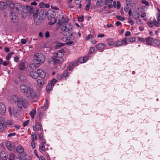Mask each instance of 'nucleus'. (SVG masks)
<instances>
[{
  "label": "nucleus",
  "instance_id": "1",
  "mask_svg": "<svg viewBox=\"0 0 160 160\" xmlns=\"http://www.w3.org/2000/svg\"><path fill=\"white\" fill-rule=\"evenodd\" d=\"M21 92L23 95H26L27 98L32 99L36 97V94L34 91L33 87L30 84L27 86L24 84H21L19 87Z\"/></svg>",
  "mask_w": 160,
  "mask_h": 160
},
{
  "label": "nucleus",
  "instance_id": "2",
  "mask_svg": "<svg viewBox=\"0 0 160 160\" xmlns=\"http://www.w3.org/2000/svg\"><path fill=\"white\" fill-rule=\"evenodd\" d=\"M13 100L17 103L18 109L21 110L22 107L26 108L28 105V102L23 98H18L17 96H14L12 98Z\"/></svg>",
  "mask_w": 160,
  "mask_h": 160
},
{
  "label": "nucleus",
  "instance_id": "3",
  "mask_svg": "<svg viewBox=\"0 0 160 160\" xmlns=\"http://www.w3.org/2000/svg\"><path fill=\"white\" fill-rule=\"evenodd\" d=\"M15 8L16 12L19 14H21L22 18H25L27 15V12H26V9L24 6L19 3H16Z\"/></svg>",
  "mask_w": 160,
  "mask_h": 160
},
{
  "label": "nucleus",
  "instance_id": "4",
  "mask_svg": "<svg viewBox=\"0 0 160 160\" xmlns=\"http://www.w3.org/2000/svg\"><path fill=\"white\" fill-rule=\"evenodd\" d=\"M26 10L30 14H33V16L34 15L38 14L39 9L36 8H34L32 6L27 5L26 6Z\"/></svg>",
  "mask_w": 160,
  "mask_h": 160
},
{
  "label": "nucleus",
  "instance_id": "5",
  "mask_svg": "<svg viewBox=\"0 0 160 160\" xmlns=\"http://www.w3.org/2000/svg\"><path fill=\"white\" fill-rule=\"evenodd\" d=\"M36 62H43L45 61L44 56L40 53H37L35 55Z\"/></svg>",
  "mask_w": 160,
  "mask_h": 160
},
{
  "label": "nucleus",
  "instance_id": "6",
  "mask_svg": "<svg viewBox=\"0 0 160 160\" xmlns=\"http://www.w3.org/2000/svg\"><path fill=\"white\" fill-rule=\"evenodd\" d=\"M72 27L70 23L65 24L61 27V30L62 32H67L72 29Z\"/></svg>",
  "mask_w": 160,
  "mask_h": 160
},
{
  "label": "nucleus",
  "instance_id": "7",
  "mask_svg": "<svg viewBox=\"0 0 160 160\" xmlns=\"http://www.w3.org/2000/svg\"><path fill=\"white\" fill-rule=\"evenodd\" d=\"M47 15V11L43 9H41L38 15V17L40 18V19L41 20L44 19L46 17Z\"/></svg>",
  "mask_w": 160,
  "mask_h": 160
},
{
  "label": "nucleus",
  "instance_id": "8",
  "mask_svg": "<svg viewBox=\"0 0 160 160\" xmlns=\"http://www.w3.org/2000/svg\"><path fill=\"white\" fill-rule=\"evenodd\" d=\"M33 17L34 24L36 25H39L42 20H41L40 18L38 17V14L34 15Z\"/></svg>",
  "mask_w": 160,
  "mask_h": 160
},
{
  "label": "nucleus",
  "instance_id": "9",
  "mask_svg": "<svg viewBox=\"0 0 160 160\" xmlns=\"http://www.w3.org/2000/svg\"><path fill=\"white\" fill-rule=\"evenodd\" d=\"M105 46L104 44L102 43L97 44L95 45L96 48L101 52H102L104 50Z\"/></svg>",
  "mask_w": 160,
  "mask_h": 160
},
{
  "label": "nucleus",
  "instance_id": "10",
  "mask_svg": "<svg viewBox=\"0 0 160 160\" xmlns=\"http://www.w3.org/2000/svg\"><path fill=\"white\" fill-rule=\"evenodd\" d=\"M35 126H33V130L35 132L37 131H40L42 128L41 125L38 122H36L35 124Z\"/></svg>",
  "mask_w": 160,
  "mask_h": 160
},
{
  "label": "nucleus",
  "instance_id": "11",
  "mask_svg": "<svg viewBox=\"0 0 160 160\" xmlns=\"http://www.w3.org/2000/svg\"><path fill=\"white\" fill-rule=\"evenodd\" d=\"M6 111L5 105L2 102H0V113L2 115H4Z\"/></svg>",
  "mask_w": 160,
  "mask_h": 160
},
{
  "label": "nucleus",
  "instance_id": "12",
  "mask_svg": "<svg viewBox=\"0 0 160 160\" xmlns=\"http://www.w3.org/2000/svg\"><path fill=\"white\" fill-rule=\"evenodd\" d=\"M154 39L152 37L149 36L146 38L145 41L148 45L151 46L152 42H153Z\"/></svg>",
  "mask_w": 160,
  "mask_h": 160
},
{
  "label": "nucleus",
  "instance_id": "13",
  "mask_svg": "<svg viewBox=\"0 0 160 160\" xmlns=\"http://www.w3.org/2000/svg\"><path fill=\"white\" fill-rule=\"evenodd\" d=\"M39 76L42 78H44L46 76V73L42 69H39L38 70Z\"/></svg>",
  "mask_w": 160,
  "mask_h": 160
},
{
  "label": "nucleus",
  "instance_id": "14",
  "mask_svg": "<svg viewBox=\"0 0 160 160\" xmlns=\"http://www.w3.org/2000/svg\"><path fill=\"white\" fill-rule=\"evenodd\" d=\"M38 61L36 62V60H35L34 63L30 64V67L32 69H34V68L38 67L40 65V62H38Z\"/></svg>",
  "mask_w": 160,
  "mask_h": 160
},
{
  "label": "nucleus",
  "instance_id": "15",
  "mask_svg": "<svg viewBox=\"0 0 160 160\" xmlns=\"http://www.w3.org/2000/svg\"><path fill=\"white\" fill-rule=\"evenodd\" d=\"M30 75L34 79L37 78L39 76L38 74V72H36L35 71H32L30 72Z\"/></svg>",
  "mask_w": 160,
  "mask_h": 160
},
{
  "label": "nucleus",
  "instance_id": "16",
  "mask_svg": "<svg viewBox=\"0 0 160 160\" xmlns=\"http://www.w3.org/2000/svg\"><path fill=\"white\" fill-rule=\"evenodd\" d=\"M7 6H8L11 9H13L15 7V4L11 1H6Z\"/></svg>",
  "mask_w": 160,
  "mask_h": 160
},
{
  "label": "nucleus",
  "instance_id": "17",
  "mask_svg": "<svg viewBox=\"0 0 160 160\" xmlns=\"http://www.w3.org/2000/svg\"><path fill=\"white\" fill-rule=\"evenodd\" d=\"M156 20L155 19H154L153 21H150L148 22L147 24L148 26L152 28V27L154 26H155L157 27L156 25Z\"/></svg>",
  "mask_w": 160,
  "mask_h": 160
},
{
  "label": "nucleus",
  "instance_id": "18",
  "mask_svg": "<svg viewBox=\"0 0 160 160\" xmlns=\"http://www.w3.org/2000/svg\"><path fill=\"white\" fill-rule=\"evenodd\" d=\"M63 55V54L61 52H58L57 53H54L53 56L54 58H57L61 59V57Z\"/></svg>",
  "mask_w": 160,
  "mask_h": 160
},
{
  "label": "nucleus",
  "instance_id": "19",
  "mask_svg": "<svg viewBox=\"0 0 160 160\" xmlns=\"http://www.w3.org/2000/svg\"><path fill=\"white\" fill-rule=\"evenodd\" d=\"M37 83L39 87H42L45 84L43 80L41 79H38L37 80Z\"/></svg>",
  "mask_w": 160,
  "mask_h": 160
},
{
  "label": "nucleus",
  "instance_id": "20",
  "mask_svg": "<svg viewBox=\"0 0 160 160\" xmlns=\"http://www.w3.org/2000/svg\"><path fill=\"white\" fill-rule=\"evenodd\" d=\"M46 143L44 142H42L41 145H39V150L41 152H42L46 150L45 145Z\"/></svg>",
  "mask_w": 160,
  "mask_h": 160
},
{
  "label": "nucleus",
  "instance_id": "21",
  "mask_svg": "<svg viewBox=\"0 0 160 160\" xmlns=\"http://www.w3.org/2000/svg\"><path fill=\"white\" fill-rule=\"evenodd\" d=\"M12 18L11 19V21L12 22L16 23L18 21L16 15H15V13L13 12H11Z\"/></svg>",
  "mask_w": 160,
  "mask_h": 160
},
{
  "label": "nucleus",
  "instance_id": "22",
  "mask_svg": "<svg viewBox=\"0 0 160 160\" xmlns=\"http://www.w3.org/2000/svg\"><path fill=\"white\" fill-rule=\"evenodd\" d=\"M5 144L7 148L10 151H12V145L11 143L8 141H7L5 143Z\"/></svg>",
  "mask_w": 160,
  "mask_h": 160
},
{
  "label": "nucleus",
  "instance_id": "23",
  "mask_svg": "<svg viewBox=\"0 0 160 160\" xmlns=\"http://www.w3.org/2000/svg\"><path fill=\"white\" fill-rule=\"evenodd\" d=\"M16 151L19 154H21L24 152V149L22 146H19L17 147Z\"/></svg>",
  "mask_w": 160,
  "mask_h": 160
},
{
  "label": "nucleus",
  "instance_id": "24",
  "mask_svg": "<svg viewBox=\"0 0 160 160\" xmlns=\"http://www.w3.org/2000/svg\"><path fill=\"white\" fill-rule=\"evenodd\" d=\"M53 86L51 84L48 83L46 86V90L48 93H49L52 90Z\"/></svg>",
  "mask_w": 160,
  "mask_h": 160
},
{
  "label": "nucleus",
  "instance_id": "25",
  "mask_svg": "<svg viewBox=\"0 0 160 160\" xmlns=\"http://www.w3.org/2000/svg\"><path fill=\"white\" fill-rule=\"evenodd\" d=\"M7 5L6 2L5 3L2 2H0V8L1 9H4L6 8Z\"/></svg>",
  "mask_w": 160,
  "mask_h": 160
},
{
  "label": "nucleus",
  "instance_id": "26",
  "mask_svg": "<svg viewBox=\"0 0 160 160\" xmlns=\"http://www.w3.org/2000/svg\"><path fill=\"white\" fill-rule=\"evenodd\" d=\"M39 6L41 8H47L49 7V5L48 4H45L43 2H41L39 4Z\"/></svg>",
  "mask_w": 160,
  "mask_h": 160
},
{
  "label": "nucleus",
  "instance_id": "27",
  "mask_svg": "<svg viewBox=\"0 0 160 160\" xmlns=\"http://www.w3.org/2000/svg\"><path fill=\"white\" fill-rule=\"evenodd\" d=\"M59 21L60 22L64 23L66 22H68V19H67L66 18H65L64 16H62L61 19L59 18Z\"/></svg>",
  "mask_w": 160,
  "mask_h": 160
},
{
  "label": "nucleus",
  "instance_id": "28",
  "mask_svg": "<svg viewBox=\"0 0 160 160\" xmlns=\"http://www.w3.org/2000/svg\"><path fill=\"white\" fill-rule=\"evenodd\" d=\"M52 59L54 61V64H57L59 63L60 61L62 59H60L57 58H54L53 56H52Z\"/></svg>",
  "mask_w": 160,
  "mask_h": 160
},
{
  "label": "nucleus",
  "instance_id": "29",
  "mask_svg": "<svg viewBox=\"0 0 160 160\" xmlns=\"http://www.w3.org/2000/svg\"><path fill=\"white\" fill-rule=\"evenodd\" d=\"M19 69L20 70H23L25 68V64L23 62H20L19 63Z\"/></svg>",
  "mask_w": 160,
  "mask_h": 160
},
{
  "label": "nucleus",
  "instance_id": "30",
  "mask_svg": "<svg viewBox=\"0 0 160 160\" xmlns=\"http://www.w3.org/2000/svg\"><path fill=\"white\" fill-rule=\"evenodd\" d=\"M157 21L156 20L157 27H158L160 25V14H158L157 17Z\"/></svg>",
  "mask_w": 160,
  "mask_h": 160
},
{
  "label": "nucleus",
  "instance_id": "31",
  "mask_svg": "<svg viewBox=\"0 0 160 160\" xmlns=\"http://www.w3.org/2000/svg\"><path fill=\"white\" fill-rule=\"evenodd\" d=\"M123 43L121 41H118L117 42H116L115 43V46L116 47H120V46H121L122 45Z\"/></svg>",
  "mask_w": 160,
  "mask_h": 160
},
{
  "label": "nucleus",
  "instance_id": "32",
  "mask_svg": "<svg viewBox=\"0 0 160 160\" xmlns=\"http://www.w3.org/2000/svg\"><path fill=\"white\" fill-rule=\"evenodd\" d=\"M36 110L34 109H32V111L30 113V115L31 117L32 118H33L34 117V116L36 113Z\"/></svg>",
  "mask_w": 160,
  "mask_h": 160
},
{
  "label": "nucleus",
  "instance_id": "33",
  "mask_svg": "<svg viewBox=\"0 0 160 160\" xmlns=\"http://www.w3.org/2000/svg\"><path fill=\"white\" fill-rule=\"evenodd\" d=\"M19 79L21 81L23 82H26L27 80L26 77L23 75H22L20 76Z\"/></svg>",
  "mask_w": 160,
  "mask_h": 160
},
{
  "label": "nucleus",
  "instance_id": "34",
  "mask_svg": "<svg viewBox=\"0 0 160 160\" xmlns=\"http://www.w3.org/2000/svg\"><path fill=\"white\" fill-rule=\"evenodd\" d=\"M65 44L62 43H58L55 47L56 49H58L60 48V47L64 46Z\"/></svg>",
  "mask_w": 160,
  "mask_h": 160
},
{
  "label": "nucleus",
  "instance_id": "35",
  "mask_svg": "<svg viewBox=\"0 0 160 160\" xmlns=\"http://www.w3.org/2000/svg\"><path fill=\"white\" fill-rule=\"evenodd\" d=\"M132 17L134 18L136 20L140 18V15L139 13H136L132 15Z\"/></svg>",
  "mask_w": 160,
  "mask_h": 160
},
{
  "label": "nucleus",
  "instance_id": "36",
  "mask_svg": "<svg viewBox=\"0 0 160 160\" xmlns=\"http://www.w3.org/2000/svg\"><path fill=\"white\" fill-rule=\"evenodd\" d=\"M57 82V80L55 79H53L51 80L50 81V83H49L51 84L52 86H54L55 84H56Z\"/></svg>",
  "mask_w": 160,
  "mask_h": 160
},
{
  "label": "nucleus",
  "instance_id": "37",
  "mask_svg": "<svg viewBox=\"0 0 160 160\" xmlns=\"http://www.w3.org/2000/svg\"><path fill=\"white\" fill-rule=\"evenodd\" d=\"M154 43L158 46H160V41L158 39H154Z\"/></svg>",
  "mask_w": 160,
  "mask_h": 160
},
{
  "label": "nucleus",
  "instance_id": "38",
  "mask_svg": "<svg viewBox=\"0 0 160 160\" xmlns=\"http://www.w3.org/2000/svg\"><path fill=\"white\" fill-rule=\"evenodd\" d=\"M13 52H9L6 57V59L7 60H9L10 58H11L12 55L13 54Z\"/></svg>",
  "mask_w": 160,
  "mask_h": 160
},
{
  "label": "nucleus",
  "instance_id": "39",
  "mask_svg": "<svg viewBox=\"0 0 160 160\" xmlns=\"http://www.w3.org/2000/svg\"><path fill=\"white\" fill-rule=\"evenodd\" d=\"M31 136L32 137V140L34 141L35 140L37 139V138L36 135L34 133L32 132L31 134Z\"/></svg>",
  "mask_w": 160,
  "mask_h": 160
},
{
  "label": "nucleus",
  "instance_id": "40",
  "mask_svg": "<svg viewBox=\"0 0 160 160\" xmlns=\"http://www.w3.org/2000/svg\"><path fill=\"white\" fill-rule=\"evenodd\" d=\"M78 61L82 63L86 62V59L83 58H78Z\"/></svg>",
  "mask_w": 160,
  "mask_h": 160
},
{
  "label": "nucleus",
  "instance_id": "41",
  "mask_svg": "<svg viewBox=\"0 0 160 160\" xmlns=\"http://www.w3.org/2000/svg\"><path fill=\"white\" fill-rule=\"evenodd\" d=\"M62 76L64 77H68L69 74H68V71L66 70H65L63 73Z\"/></svg>",
  "mask_w": 160,
  "mask_h": 160
},
{
  "label": "nucleus",
  "instance_id": "42",
  "mask_svg": "<svg viewBox=\"0 0 160 160\" xmlns=\"http://www.w3.org/2000/svg\"><path fill=\"white\" fill-rule=\"evenodd\" d=\"M15 155L13 154H10L9 158V160H14L15 158Z\"/></svg>",
  "mask_w": 160,
  "mask_h": 160
},
{
  "label": "nucleus",
  "instance_id": "43",
  "mask_svg": "<svg viewBox=\"0 0 160 160\" xmlns=\"http://www.w3.org/2000/svg\"><path fill=\"white\" fill-rule=\"evenodd\" d=\"M116 18L118 20L122 21H123L125 20V18L124 17H122L120 15L117 16Z\"/></svg>",
  "mask_w": 160,
  "mask_h": 160
},
{
  "label": "nucleus",
  "instance_id": "44",
  "mask_svg": "<svg viewBox=\"0 0 160 160\" xmlns=\"http://www.w3.org/2000/svg\"><path fill=\"white\" fill-rule=\"evenodd\" d=\"M48 107V104L46 103L43 106L40 107L42 109V110L44 111Z\"/></svg>",
  "mask_w": 160,
  "mask_h": 160
},
{
  "label": "nucleus",
  "instance_id": "45",
  "mask_svg": "<svg viewBox=\"0 0 160 160\" xmlns=\"http://www.w3.org/2000/svg\"><path fill=\"white\" fill-rule=\"evenodd\" d=\"M136 40V38L134 37H132L128 39V41L129 42H132L135 41Z\"/></svg>",
  "mask_w": 160,
  "mask_h": 160
},
{
  "label": "nucleus",
  "instance_id": "46",
  "mask_svg": "<svg viewBox=\"0 0 160 160\" xmlns=\"http://www.w3.org/2000/svg\"><path fill=\"white\" fill-rule=\"evenodd\" d=\"M137 20V23L139 25L142 24H143V21L140 19V18H139L138 19H136Z\"/></svg>",
  "mask_w": 160,
  "mask_h": 160
},
{
  "label": "nucleus",
  "instance_id": "47",
  "mask_svg": "<svg viewBox=\"0 0 160 160\" xmlns=\"http://www.w3.org/2000/svg\"><path fill=\"white\" fill-rule=\"evenodd\" d=\"M1 119L2 120V122L0 120V129H2L3 127V125L4 123V122H3V120H4V119L2 118H1Z\"/></svg>",
  "mask_w": 160,
  "mask_h": 160
},
{
  "label": "nucleus",
  "instance_id": "48",
  "mask_svg": "<svg viewBox=\"0 0 160 160\" xmlns=\"http://www.w3.org/2000/svg\"><path fill=\"white\" fill-rule=\"evenodd\" d=\"M141 2L142 4H144L147 6H149V5L148 2L146 0H142Z\"/></svg>",
  "mask_w": 160,
  "mask_h": 160
},
{
  "label": "nucleus",
  "instance_id": "49",
  "mask_svg": "<svg viewBox=\"0 0 160 160\" xmlns=\"http://www.w3.org/2000/svg\"><path fill=\"white\" fill-rule=\"evenodd\" d=\"M78 62L77 61H73L72 62V66L73 67H75L78 65Z\"/></svg>",
  "mask_w": 160,
  "mask_h": 160
},
{
  "label": "nucleus",
  "instance_id": "50",
  "mask_svg": "<svg viewBox=\"0 0 160 160\" xmlns=\"http://www.w3.org/2000/svg\"><path fill=\"white\" fill-rule=\"evenodd\" d=\"M91 5V3H87V4L85 8V9L88 11L89 9V8Z\"/></svg>",
  "mask_w": 160,
  "mask_h": 160
},
{
  "label": "nucleus",
  "instance_id": "51",
  "mask_svg": "<svg viewBox=\"0 0 160 160\" xmlns=\"http://www.w3.org/2000/svg\"><path fill=\"white\" fill-rule=\"evenodd\" d=\"M102 3V2L101 0H98L96 2V5L97 6H100Z\"/></svg>",
  "mask_w": 160,
  "mask_h": 160
},
{
  "label": "nucleus",
  "instance_id": "52",
  "mask_svg": "<svg viewBox=\"0 0 160 160\" xmlns=\"http://www.w3.org/2000/svg\"><path fill=\"white\" fill-rule=\"evenodd\" d=\"M77 34L76 33H74L73 35L71 37H70V39H71L72 40L74 39L76 37V36H77Z\"/></svg>",
  "mask_w": 160,
  "mask_h": 160
},
{
  "label": "nucleus",
  "instance_id": "53",
  "mask_svg": "<svg viewBox=\"0 0 160 160\" xmlns=\"http://www.w3.org/2000/svg\"><path fill=\"white\" fill-rule=\"evenodd\" d=\"M113 0H105L104 4L105 5H108V4L112 2Z\"/></svg>",
  "mask_w": 160,
  "mask_h": 160
},
{
  "label": "nucleus",
  "instance_id": "54",
  "mask_svg": "<svg viewBox=\"0 0 160 160\" xmlns=\"http://www.w3.org/2000/svg\"><path fill=\"white\" fill-rule=\"evenodd\" d=\"M83 16H81L80 17H78V21L80 22H82L83 21Z\"/></svg>",
  "mask_w": 160,
  "mask_h": 160
},
{
  "label": "nucleus",
  "instance_id": "55",
  "mask_svg": "<svg viewBox=\"0 0 160 160\" xmlns=\"http://www.w3.org/2000/svg\"><path fill=\"white\" fill-rule=\"evenodd\" d=\"M94 51V47H91L90 48V50L89 52V54H91Z\"/></svg>",
  "mask_w": 160,
  "mask_h": 160
},
{
  "label": "nucleus",
  "instance_id": "56",
  "mask_svg": "<svg viewBox=\"0 0 160 160\" xmlns=\"http://www.w3.org/2000/svg\"><path fill=\"white\" fill-rule=\"evenodd\" d=\"M93 38V36L91 34L88 35L86 37V39L87 40H89L90 38Z\"/></svg>",
  "mask_w": 160,
  "mask_h": 160
},
{
  "label": "nucleus",
  "instance_id": "57",
  "mask_svg": "<svg viewBox=\"0 0 160 160\" xmlns=\"http://www.w3.org/2000/svg\"><path fill=\"white\" fill-rule=\"evenodd\" d=\"M31 146L33 148H34L35 147V142L33 140H32L31 143Z\"/></svg>",
  "mask_w": 160,
  "mask_h": 160
},
{
  "label": "nucleus",
  "instance_id": "58",
  "mask_svg": "<svg viewBox=\"0 0 160 160\" xmlns=\"http://www.w3.org/2000/svg\"><path fill=\"white\" fill-rule=\"evenodd\" d=\"M38 136L39 139L42 141L43 140V135L42 133L38 134Z\"/></svg>",
  "mask_w": 160,
  "mask_h": 160
},
{
  "label": "nucleus",
  "instance_id": "59",
  "mask_svg": "<svg viewBox=\"0 0 160 160\" xmlns=\"http://www.w3.org/2000/svg\"><path fill=\"white\" fill-rule=\"evenodd\" d=\"M122 43L123 42L124 43V44L125 45H126L128 44V42H127V38H124L122 40Z\"/></svg>",
  "mask_w": 160,
  "mask_h": 160
},
{
  "label": "nucleus",
  "instance_id": "60",
  "mask_svg": "<svg viewBox=\"0 0 160 160\" xmlns=\"http://www.w3.org/2000/svg\"><path fill=\"white\" fill-rule=\"evenodd\" d=\"M29 123V120H27L25 122H24L23 123V127H25L27 126Z\"/></svg>",
  "mask_w": 160,
  "mask_h": 160
},
{
  "label": "nucleus",
  "instance_id": "61",
  "mask_svg": "<svg viewBox=\"0 0 160 160\" xmlns=\"http://www.w3.org/2000/svg\"><path fill=\"white\" fill-rule=\"evenodd\" d=\"M16 134L15 132H12L8 134V137H11L12 136H15Z\"/></svg>",
  "mask_w": 160,
  "mask_h": 160
},
{
  "label": "nucleus",
  "instance_id": "62",
  "mask_svg": "<svg viewBox=\"0 0 160 160\" xmlns=\"http://www.w3.org/2000/svg\"><path fill=\"white\" fill-rule=\"evenodd\" d=\"M19 58L18 57L16 56L14 58V61L16 62H19Z\"/></svg>",
  "mask_w": 160,
  "mask_h": 160
},
{
  "label": "nucleus",
  "instance_id": "63",
  "mask_svg": "<svg viewBox=\"0 0 160 160\" xmlns=\"http://www.w3.org/2000/svg\"><path fill=\"white\" fill-rule=\"evenodd\" d=\"M45 37L46 38H48L50 37L49 32L48 31H47L45 33Z\"/></svg>",
  "mask_w": 160,
  "mask_h": 160
},
{
  "label": "nucleus",
  "instance_id": "64",
  "mask_svg": "<svg viewBox=\"0 0 160 160\" xmlns=\"http://www.w3.org/2000/svg\"><path fill=\"white\" fill-rule=\"evenodd\" d=\"M138 39L140 41H141L142 42H145V40H144V39L142 37H139L138 38Z\"/></svg>",
  "mask_w": 160,
  "mask_h": 160
}]
</instances>
